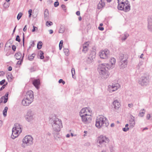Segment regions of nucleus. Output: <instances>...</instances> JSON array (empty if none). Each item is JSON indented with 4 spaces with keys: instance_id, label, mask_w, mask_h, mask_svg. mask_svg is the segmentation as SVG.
I'll use <instances>...</instances> for the list:
<instances>
[{
    "instance_id": "0e129e2a",
    "label": "nucleus",
    "mask_w": 152,
    "mask_h": 152,
    "mask_svg": "<svg viewBox=\"0 0 152 152\" xmlns=\"http://www.w3.org/2000/svg\"><path fill=\"white\" fill-rule=\"evenodd\" d=\"M143 56H144L143 54L142 53L140 56V58H141L144 59V58H143Z\"/></svg>"
},
{
    "instance_id": "49530a36",
    "label": "nucleus",
    "mask_w": 152,
    "mask_h": 152,
    "mask_svg": "<svg viewBox=\"0 0 152 152\" xmlns=\"http://www.w3.org/2000/svg\"><path fill=\"white\" fill-rule=\"evenodd\" d=\"M129 129V127L127 128H123L122 129V130L123 131L126 132L127 131H128Z\"/></svg>"
},
{
    "instance_id": "de8ad7c7",
    "label": "nucleus",
    "mask_w": 152,
    "mask_h": 152,
    "mask_svg": "<svg viewBox=\"0 0 152 152\" xmlns=\"http://www.w3.org/2000/svg\"><path fill=\"white\" fill-rule=\"evenodd\" d=\"M15 40L16 41H17L18 42H20V37L19 35L17 36Z\"/></svg>"
},
{
    "instance_id": "4d7b16f0",
    "label": "nucleus",
    "mask_w": 152,
    "mask_h": 152,
    "mask_svg": "<svg viewBox=\"0 0 152 152\" xmlns=\"http://www.w3.org/2000/svg\"><path fill=\"white\" fill-rule=\"evenodd\" d=\"M6 85L5 84L3 86L0 88V91H2L3 89H4L5 86Z\"/></svg>"
},
{
    "instance_id": "f257e3e1",
    "label": "nucleus",
    "mask_w": 152,
    "mask_h": 152,
    "mask_svg": "<svg viewBox=\"0 0 152 152\" xmlns=\"http://www.w3.org/2000/svg\"><path fill=\"white\" fill-rule=\"evenodd\" d=\"M49 121L52 127L53 134H54V137H55L56 136L57 137L59 138L58 132L63 127L61 120L54 116L52 117H50Z\"/></svg>"
},
{
    "instance_id": "6ab92c4d",
    "label": "nucleus",
    "mask_w": 152,
    "mask_h": 152,
    "mask_svg": "<svg viewBox=\"0 0 152 152\" xmlns=\"http://www.w3.org/2000/svg\"><path fill=\"white\" fill-rule=\"evenodd\" d=\"M32 102L28 99L27 98L24 97L23 99L22 102V104L24 106H27L29 105Z\"/></svg>"
},
{
    "instance_id": "603ef678",
    "label": "nucleus",
    "mask_w": 152,
    "mask_h": 152,
    "mask_svg": "<svg viewBox=\"0 0 152 152\" xmlns=\"http://www.w3.org/2000/svg\"><path fill=\"white\" fill-rule=\"evenodd\" d=\"M5 80L4 79L2 80V81H1L0 82V85H3L4 82H5Z\"/></svg>"
},
{
    "instance_id": "f3484780",
    "label": "nucleus",
    "mask_w": 152,
    "mask_h": 152,
    "mask_svg": "<svg viewBox=\"0 0 152 152\" xmlns=\"http://www.w3.org/2000/svg\"><path fill=\"white\" fill-rule=\"evenodd\" d=\"M128 61H119L118 66L120 69H123L126 67Z\"/></svg>"
},
{
    "instance_id": "052dcab7",
    "label": "nucleus",
    "mask_w": 152,
    "mask_h": 152,
    "mask_svg": "<svg viewBox=\"0 0 152 152\" xmlns=\"http://www.w3.org/2000/svg\"><path fill=\"white\" fill-rule=\"evenodd\" d=\"M26 25H25L24 27V28L23 29V31H26V29H27V28H26Z\"/></svg>"
},
{
    "instance_id": "13d9d810",
    "label": "nucleus",
    "mask_w": 152,
    "mask_h": 152,
    "mask_svg": "<svg viewBox=\"0 0 152 152\" xmlns=\"http://www.w3.org/2000/svg\"><path fill=\"white\" fill-rule=\"evenodd\" d=\"M150 115L149 114H147L146 115V118L148 120L150 118Z\"/></svg>"
},
{
    "instance_id": "f704fd0d",
    "label": "nucleus",
    "mask_w": 152,
    "mask_h": 152,
    "mask_svg": "<svg viewBox=\"0 0 152 152\" xmlns=\"http://www.w3.org/2000/svg\"><path fill=\"white\" fill-rule=\"evenodd\" d=\"M64 52L65 55L68 56L69 54V50L68 49H64Z\"/></svg>"
},
{
    "instance_id": "393cba45",
    "label": "nucleus",
    "mask_w": 152,
    "mask_h": 152,
    "mask_svg": "<svg viewBox=\"0 0 152 152\" xmlns=\"http://www.w3.org/2000/svg\"><path fill=\"white\" fill-rule=\"evenodd\" d=\"M137 69L140 71L143 70L144 68L143 66V63L142 61H140L137 66Z\"/></svg>"
},
{
    "instance_id": "338daca9",
    "label": "nucleus",
    "mask_w": 152,
    "mask_h": 152,
    "mask_svg": "<svg viewBox=\"0 0 152 152\" xmlns=\"http://www.w3.org/2000/svg\"><path fill=\"white\" fill-rule=\"evenodd\" d=\"M49 31L50 34H52L53 33V31L52 30H50Z\"/></svg>"
},
{
    "instance_id": "423d86ee",
    "label": "nucleus",
    "mask_w": 152,
    "mask_h": 152,
    "mask_svg": "<svg viewBox=\"0 0 152 152\" xmlns=\"http://www.w3.org/2000/svg\"><path fill=\"white\" fill-rule=\"evenodd\" d=\"M22 131V126L18 123L15 124V127H13L12 129L11 138L14 139L18 136L19 134Z\"/></svg>"
},
{
    "instance_id": "72a5a7b5",
    "label": "nucleus",
    "mask_w": 152,
    "mask_h": 152,
    "mask_svg": "<svg viewBox=\"0 0 152 152\" xmlns=\"http://www.w3.org/2000/svg\"><path fill=\"white\" fill-rule=\"evenodd\" d=\"M129 35L127 33H125L124 36L121 38V40L122 41L125 40L127 38L129 37Z\"/></svg>"
},
{
    "instance_id": "c85d7f7f",
    "label": "nucleus",
    "mask_w": 152,
    "mask_h": 152,
    "mask_svg": "<svg viewBox=\"0 0 152 152\" xmlns=\"http://www.w3.org/2000/svg\"><path fill=\"white\" fill-rule=\"evenodd\" d=\"M145 110L144 109H143L142 110L140 111V113L138 114V116L140 117H143L145 113Z\"/></svg>"
},
{
    "instance_id": "ea45409f",
    "label": "nucleus",
    "mask_w": 152,
    "mask_h": 152,
    "mask_svg": "<svg viewBox=\"0 0 152 152\" xmlns=\"http://www.w3.org/2000/svg\"><path fill=\"white\" fill-rule=\"evenodd\" d=\"M53 24V23L52 22L47 21L46 22V26H48L52 25Z\"/></svg>"
},
{
    "instance_id": "8fccbe9b",
    "label": "nucleus",
    "mask_w": 152,
    "mask_h": 152,
    "mask_svg": "<svg viewBox=\"0 0 152 152\" xmlns=\"http://www.w3.org/2000/svg\"><path fill=\"white\" fill-rule=\"evenodd\" d=\"M24 54H23V56H22V59H21V60H20V61H18L17 62V64H21V63L23 61V58L24 57Z\"/></svg>"
},
{
    "instance_id": "a19ab883",
    "label": "nucleus",
    "mask_w": 152,
    "mask_h": 152,
    "mask_svg": "<svg viewBox=\"0 0 152 152\" xmlns=\"http://www.w3.org/2000/svg\"><path fill=\"white\" fill-rule=\"evenodd\" d=\"M72 77L74 78V75L75 74V69L74 68H72L71 70Z\"/></svg>"
},
{
    "instance_id": "4468645a",
    "label": "nucleus",
    "mask_w": 152,
    "mask_h": 152,
    "mask_svg": "<svg viewBox=\"0 0 152 152\" xmlns=\"http://www.w3.org/2000/svg\"><path fill=\"white\" fill-rule=\"evenodd\" d=\"M81 118L82 122L85 123H87L91 121V116L88 115H80Z\"/></svg>"
},
{
    "instance_id": "4c0bfd02",
    "label": "nucleus",
    "mask_w": 152,
    "mask_h": 152,
    "mask_svg": "<svg viewBox=\"0 0 152 152\" xmlns=\"http://www.w3.org/2000/svg\"><path fill=\"white\" fill-rule=\"evenodd\" d=\"M39 52H40V58L41 59H42L44 58V56H43L44 53L41 50H40Z\"/></svg>"
},
{
    "instance_id": "aec40b11",
    "label": "nucleus",
    "mask_w": 152,
    "mask_h": 152,
    "mask_svg": "<svg viewBox=\"0 0 152 152\" xmlns=\"http://www.w3.org/2000/svg\"><path fill=\"white\" fill-rule=\"evenodd\" d=\"M130 117L131 118L129 121V127L132 128L135 124L134 117L131 115H130Z\"/></svg>"
},
{
    "instance_id": "6e6d98bb",
    "label": "nucleus",
    "mask_w": 152,
    "mask_h": 152,
    "mask_svg": "<svg viewBox=\"0 0 152 152\" xmlns=\"http://www.w3.org/2000/svg\"><path fill=\"white\" fill-rule=\"evenodd\" d=\"M12 50L14 51H15V50H16V46L15 45H13L12 46Z\"/></svg>"
},
{
    "instance_id": "2eb2a0df",
    "label": "nucleus",
    "mask_w": 152,
    "mask_h": 152,
    "mask_svg": "<svg viewBox=\"0 0 152 152\" xmlns=\"http://www.w3.org/2000/svg\"><path fill=\"white\" fill-rule=\"evenodd\" d=\"M95 57V52H91L87 59L86 62L88 64L92 63L93 62Z\"/></svg>"
},
{
    "instance_id": "6e6552de",
    "label": "nucleus",
    "mask_w": 152,
    "mask_h": 152,
    "mask_svg": "<svg viewBox=\"0 0 152 152\" xmlns=\"http://www.w3.org/2000/svg\"><path fill=\"white\" fill-rule=\"evenodd\" d=\"M34 114L32 110L30 109L28 110L25 116V119L28 122L32 121L34 119Z\"/></svg>"
},
{
    "instance_id": "7ed1b4c3",
    "label": "nucleus",
    "mask_w": 152,
    "mask_h": 152,
    "mask_svg": "<svg viewBox=\"0 0 152 152\" xmlns=\"http://www.w3.org/2000/svg\"><path fill=\"white\" fill-rule=\"evenodd\" d=\"M119 10H124L125 12H129L130 10V6L127 0H118Z\"/></svg>"
},
{
    "instance_id": "0eeeda50",
    "label": "nucleus",
    "mask_w": 152,
    "mask_h": 152,
    "mask_svg": "<svg viewBox=\"0 0 152 152\" xmlns=\"http://www.w3.org/2000/svg\"><path fill=\"white\" fill-rule=\"evenodd\" d=\"M33 139L31 135H27L24 137L22 140L23 143L21 146L23 148L28 146L32 145Z\"/></svg>"
},
{
    "instance_id": "a211bd4d",
    "label": "nucleus",
    "mask_w": 152,
    "mask_h": 152,
    "mask_svg": "<svg viewBox=\"0 0 152 152\" xmlns=\"http://www.w3.org/2000/svg\"><path fill=\"white\" fill-rule=\"evenodd\" d=\"M89 41L86 42L83 45L82 52L84 53H86L88 49L89 45Z\"/></svg>"
},
{
    "instance_id": "2f4dec72",
    "label": "nucleus",
    "mask_w": 152,
    "mask_h": 152,
    "mask_svg": "<svg viewBox=\"0 0 152 152\" xmlns=\"http://www.w3.org/2000/svg\"><path fill=\"white\" fill-rule=\"evenodd\" d=\"M148 25L152 24V16H148Z\"/></svg>"
},
{
    "instance_id": "3c124183",
    "label": "nucleus",
    "mask_w": 152,
    "mask_h": 152,
    "mask_svg": "<svg viewBox=\"0 0 152 152\" xmlns=\"http://www.w3.org/2000/svg\"><path fill=\"white\" fill-rule=\"evenodd\" d=\"M61 7L63 9V10L65 11L66 9H65L66 6L64 4H62L61 5Z\"/></svg>"
},
{
    "instance_id": "680f3d73",
    "label": "nucleus",
    "mask_w": 152,
    "mask_h": 152,
    "mask_svg": "<svg viewBox=\"0 0 152 152\" xmlns=\"http://www.w3.org/2000/svg\"><path fill=\"white\" fill-rule=\"evenodd\" d=\"M76 14L78 15V16H79L80 15V12L79 11H77L76 13Z\"/></svg>"
},
{
    "instance_id": "a18cd8bd",
    "label": "nucleus",
    "mask_w": 152,
    "mask_h": 152,
    "mask_svg": "<svg viewBox=\"0 0 152 152\" xmlns=\"http://www.w3.org/2000/svg\"><path fill=\"white\" fill-rule=\"evenodd\" d=\"M58 83H63V85H64V84H65V82L64 81H63V80L62 79H60L59 80V81H58Z\"/></svg>"
},
{
    "instance_id": "f8f14e48",
    "label": "nucleus",
    "mask_w": 152,
    "mask_h": 152,
    "mask_svg": "<svg viewBox=\"0 0 152 152\" xmlns=\"http://www.w3.org/2000/svg\"><path fill=\"white\" fill-rule=\"evenodd\" d=\"M115 58H111L109 63L105 64L106 65L107 69H113L115 66Z\"/></svg>"
},
{
    "instance_id": "dca6fc26",
    "label": "nucleus",
    "mask_w": 152,
    "mask_h": 152,
    "mask_svg": "<svg viewBox=\"0 0 152 152\" xmlns=\"http://www.w3.org/2000/svg\"><path fill=\"white\" fill-rule=\"evenodd\" d=\"M25 97L33 102L34 99L33 92L31 90L28 91L26 93Z\"/></svg>"
},
{
    "instance_id": "c756f323",
    "label": "nucleus",
    "mask_w": 152,
    "mask_h": 152,
    "mask_svg": "<svg viewBox=\"0 0 152 152\" xmlns=\"http://www.w3.org/2000/svg\"><path fill=\"white\" fill-rule=\"evenodd\" d=\"M65 31V27L63 25H61L60 27L59 31V33H63Z\"/></svg>"
},
{
    "instance_id": "c03bdc74",
    "label": "nucleus",
    "mask_w": 152,
    "mask_h": 152,
    "mask_svg": "<svg viewBox=\"0 0 152 152\" xmlns=\"http://www.w3.org/2000/svg\"><path fill=\"white\" fill-rule=\"evenodd\" d=\"M33 29L32 30V32H34L37 30V27H35L34 26H33Z\"/></svg>"
},
{
    "instance_id": "bb28decb",
    "label": "nucleus",
    "mask_w": 152,
    "mask_h": 152,
    "mask_svg": "<svg viewBox=\"0 0 152 152\" xmlns=\"http://www.w3.org/2000/svg\"><path fill=\"white\" fill-rule=\"evenodd\" d=\"M15 57L17 60H19L20 59L22 56L21 53L20 52H18L16 53L15 55Z\"/></svg>"
},
{
    "instance_id": "b1692460",
    "label": "nucleus",
    "mask_w": 152,
    "mask_h": 152,
    "mask_svg": "<svg viewBox=\"0 0 152 152\" xmlns=\"http://www.w3.org/2000/svg\"><path fill=\"white\" fill-rule=\"evenodd\" d=\"M33 84L35 87L37 89H38L39 88V86L40 84V82L39 80L35 79L33 81Z\"/></svg>"
},
{
    "instance_id": "69168bd1",
    "label": "nucleus",
    "mask_w": 152,
    "mask_h": 152,
    "mask_svg": "<svg viewBox=\"0 0 152 152\" xmlns=\"http://www.w3.org/2000/svg\"><path fill=\"white\" fill-rule=\"evenodd\" d=\"M23 46L24 45V34L23 33Z\"/></svg>"
},
{
    "instance_id": "9b49d317",
    "label": "nucleus",
    "mask_w": 152,
    "mask_h": 152,
    "mask_svg": "<svg viewBox=\"0 0 152 152\" xmlns=\"http://www.w3.org/2000/svg\"><path fill=\"white\" fill-rule=\"evenodd\" d=\"M92 111L88 108H84L81 110L80 112V115L91 116Z\"/></svg>"
},
{
    "instance_id": "bf43d9fd",
    "label": "nucleus",
    "mask_w": 152,
    "mask_h": 152,
    "mask_svg": "<svg viewBox=\"0 0 152 152\" xmlns=\"http://www.w3.org/2000/svg\"><path fill=\"white\" fill-rule=\"evenodd\" d=\"M8 70L9 71H11L12 70V67L10 66H9L8 68Z\"/></svg>"
},
{
    "instance_id": "9d476101",
    "label": "nucleus",
    "mask_w": 152,
    "mask_h": 152,
    "mask_svg": "<svg viewBox=\"0 0 152 152\" xmlns=\"http://www.w3.org/2000/svg\"><path fill=\"white\" fill-rule=\"evenodd\" d=\"M120 87V85L118 83H113L112 85H109L108 86V91L112 93L114 91Z\"/></svg>"
},
{
    "instance_id": "1a4fd4ad",
    "label": "nucleus",
    "mask_w": 152,
    "mask_h": 152,
    "mask_svg": "<svg viewBox=\"0 0 152 152\" xmlns=\"http://www.w3.org/2000/svg\"><path fill=\"white\" fill-rule=\"evenodd\" d=\"M148 81V79L146 76H142L138 80V83L142 86H146Z\"/></svg>"
},
{
    "instance_id": "a878e982",
    "label": "nucleus",
    "mask_w": 152,
    "mask_h": 152,
    "mask_svg": "<svg viewBox=\"0 0 152 152\" xmlns=\"http://www.w3.org/2000/svg\"><path fill=\"white\" fill-rule=\"evenodd\" d=\"M105 3L102 1V0H101L98 5V8L99 9H100L103 7Z\"/></svg>"
},
{
    "instance_id": "c9c22d12",
    "label": "nucleus",
    "mask_w": 152,
    "mask_h": 152,
    "mask_svg": "<svg viewBox=\"0 0 152 152\" xmlns=\"http://www.w3.org/2000/svg\"><path fill=\"white\" fill-rule=\"evenodd\" d=\"M42 46V43L41 42L39 41L38 42L37 45V48L39 50L41 49Z\"/></svg>"
},
{
    "instance_id": "79ce46f5",
    "label": "nucleus",
    "mask_w": 152,
    "mask_h": 152,
    "mask_svg": "<svg viewBox=\"0 0 152 152\" xmlns=\"http://www.w3.org/2000/svg\"><path fill=\"white\" fill-rule=\"evenodd\" d=\"M30 46H29V48H30L31 47H33L34 46L35 44L34 41H31L30 42Z\"/></svg>"
},
{
    "instance_id": "58836bf2",
    "label": "nucleus",
    "mask_w": 152,
    "mask_h": 152,
    "mask_svg": "<svg viewBox=\"0 0 152 152\" xmlns=\"http://www.w3.org/2000/svg\"><path fill=\"white\" fill-rule=\"evenodd\" d=\"M22 13L20 12H19L17 16V19L19 20L21 17L22 15Z\"/></svg>"
},
{
    "instance_id": "473e14b6",
    "label": "nucleus",
    "mask_w": 152,
    "mask_h": 152,
    "mask_svg": "<svg viewBox=\"0 0 152 152\" xmlns=\"http://www.w3.org/2000/svg\"><path fill=\"white\" fill-rule=\"evenodd\" d=\"M8 110V107H5L3 112V113L4 116L5 117L7 115V111Z\"/></svg>"
},
{
    "instance_id": "774afa93",
    "label": "nucleus",
    "mask_w": 152,
    "mask_h": 152,
    "mask_svg": "<svg viewBox=\"0 0 152 152\" xmlns=\"http://www.w3.org/2000/svg\"><path fill=\"white\" fill-rule=\"evenodd\" d=\"M32 10L31 9H30L28 11V14H31Z\"/></svg>"
},
{
    "instance_id": "cd10ccee",
    "label": "nucleus",
    "mask_w": 152,
    "mask_h": 152,
    "mask_svg": "<svg viewBox=\"0 0 152 152\" xmlns=\"http://www.w3.org/2000/svg\"><path fill=\"white\" fill-rule=\"evenodd\" d=\"M35 55L36 54L35 53H33L31 55H29L28 56V59L30 61H32Z\"/></svg>"
},
{
    "instance_id": "37998d69",
    "label": "nucleus",
    "mask_w": 152,
    "mask_h": 152,
    "mask_svg": "<svg viewBox=\"0 0 152 152\" xmlns=\"http://www.w3.org/2000/svg\"><path fill=\"white\" fill-rule=\"evenodd\" d=\"M148 28L150 31L152 32V24L148 25Z\"/></svg>"
},
{
    "instance_id": "5701e85b",
    "label": "nucleus",
    "mask_w": 152,
    "mask_h": 152,
    "mask_svg": "<svg viewBox=\"0 0 152 152\" xmlns=\"http://www.w3.org/2000/svg\"><path fill=\"white\" fill-rule=\"evenodd\" d=\"M119 61H127L128 57L127 55L121 53L120 54Z\"/></svg>"
},
{
    "instance_id": "ddd939ff",
    "label": "nucleus",
    "mask_w": 152,
    "mask_h": 152,
    "mask_svg": "<svg viewBox=\"0 0 152 152\" xmlns=\"http://www.w3.org/2000/svg\"><path fill=\"white\" fill-rule=\"evenodd\" d=\"M109 51L107 49L101 51L99 53L100 58L102 59H106L109 56Z\"/></svg>"
},
{
    "instance_id": "7c9ffc66",
    "label": "nucleus",
    "mask_w": 152,
    "mask_h": 152,
    "mask_svg": "<svg viewBox=\"0 0 152 152\" xmlns=\"http://www.w3.org/2000/svg\"><path fill=\"white\" fill-rule=\"evenodd\" d=\"M44 15V18L45 19L48 17L49 15V12L48 10L46 9L45 10Z\"/></svg>"
},
{
    "instance_id": "39448f33",
    "label": "nucleus",
    "mask_w": 152,
    "mask_h": 152,
    "mask_svg": "<svg viewBox=\"0 0 152 152\" xmlns=\"http://www.w3.org/2000/svg\"><path fill=\"white\" fill-rule=\"evenodd\" d=\"M109 141V138L106 136L101 135L98 137L97 139V146L98 147L102 148L106 146V143Z\"/></svg>"
},
{
    "instance_id": "4be33fe9",
    "label": "nucleus",
    "mask_w": 152,
    "mask_h": 152,
    "mask_svg": "<svg viewBox=\"0 0 152 152\" xmlns=\"http://www.w3.org/2000/svg\"><path fill=\"white\" fill-rule=\"evenodd\" d=\"M9 92H7L5 94L4 96H2L0 99V103L2 102L4 100L3 102L4 103H6L8 99V96L9 95Z\"/></svg>"
},
{
    "instance_id": "5fc2aeb1",
    "label": "nucleus",
    "mask_w": 152,
    "mask_h": 152,
    "mask_svg": "<svg viewBox=\"0 0 152 152\" xmlns=\"http://www.w3.org/2000/svg\"><path fill=\"white\" fill-rule=\"evenodd\" d=\"M4 74V72L3 71L0 72V76H3Z\"/></svg>"
},
{
    "instance_id": "f03ea898",
    "label": "nucleus",
    "mask_w": 152,
    "mask_h": 152,
    "mask_svg": "<svg viewBox=\"0 0 152 152\" xmlns=\"http://www.w3.org/2000/svg\"><path fill=\"white\" fill-rule=\"evenodd\" d=\"M109 122L107 118L102 115H100L97 117L96 120V126L98 128L102 127H107Z\"/></svg>"
},
{
    "instance_id": "09e8293b",
    "label": "nucleus",
    "mask_w": 152,
    "mask_h": 152,
    "mask_svg": "<svg viewBox=\"0 0 152 152\" xmlns=\"http://www.w3.org/2000/svg\"><path fill=\"white\" fill-rule=\"evenodd\" d=\"M59 3L58 1H56L55 2L54 4V6L55 7H56L59 5Z\"/></svg>"
},
{
    "instance_id": "864d4df0",
    "label": "nucleus",
    "mask_w": 152,
    "mask_h": 152,
    "mask_svg": "<svg viewBox=\"0 0 152 152\" xmlns=\"http://www.w3.org/2000/svg\"><path fill=\"white\" fill-rule=\"evenodd\" d=\"M128 106L129 108H132L133 107V104L132 103L129 104H128Z\"/></svg>"
},
{
    "instance_id": "412c9836",
    "label": "nucleus",
    "mask_w": 152,
    "mask_h": 152,
    "mask_svg": "<svg viewBox=\"0 0 152 152\" xmlns=\"http://www.w3.org/2000/svg\"><path fill=\"white\" fill-rule=\"evenodd\" d=\"M120 106V103L118 100L115 99L114 100L113 102V106L115 109H118Z\"/></svg>"
},
{
    "instance_id": "e433bc0d",
    "label": "nucleus",
    "mask_w": 152,
    "mask_h": 152,
    "mask_svg": "<svg viewBox=\"0 0 152 152\" xmlns=\"http://www.w3.org/2000/svg\"><path fill=\"white\" fill-rule=\"evenodd\" d=\"M63 43V41L62 40H61L59 44V49L61 50L62 47V45Z\"/></svg>"
},
{
    "instance_id": "e2e57ef3",
    "label": "nucleus",
    "mask_w": 152,
    "mask_h": 152,
    "mask_svg": "<svg viewBox=\"0 0 152 152\" xmlns=\"http://www.w3.org/2000/svg\"><path fill=\"white\" fill-rule=\"evenodd\" d=\"M98 28L101 31H103L104 30V28L102 27H99Z\"/></svg>"
},
{
    "instance_id": "20e7f679",
    "label": "nucleus",
    "mask_w": 152,
    "mask_h": 152,
    "mask_svg": "<svg viewBox=\"0 0 152 152\" xmlns=\"http://www.w3.org/2000/svg\"><path fill=\"white\" fill-rule=\"evenodd\" d=\"M106 65L105 64H100L98 68V71L101 77L106 79L109 76V72L106 70Z\"/></svg>"
}]
</instances>
